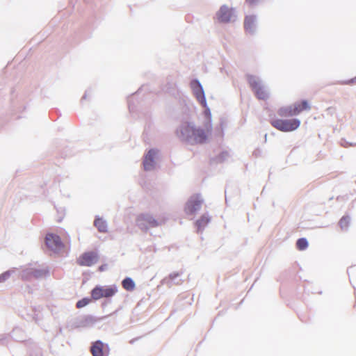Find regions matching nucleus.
<instances>
[{"label": "nucleus", "mask_w": 356, "mask_h": 356, "mask_svg": "<svg viewBox=\"0 0 356 356\" xmlns=\"http://www.w3.org/2000/svg\"><path fill=\"white\" fill-rule=\"evenodd\" d=\"M271 125L276 129L282 132H291L297 129L300 125L298 119H275L270 121Z\"/></svg>", "instance_id": "nucleus-2"}, {"label": "nucleus", "mask_w": 356, "mask_h": 356, "mask_svg": "<svg viewBox=\"0 0 356 356\" xmlns=\"http://www.w3.org/2000/svg\"><path fill=\"white\" fill-rule=\"evenodd\" d=\"M248 82L257 99L266 100L268 98V93L261 84L260 81L253 75L247 76Z\"/></svg>", "instance_id": "nucleus-3"}, {"label": "nucleus", "mask_w": 356, "mask_h": 356, "mask_svg": "<svg viewBox=\"0 0 356 356\" xmlns=\"http://www.w3.org/2000/svg\"><path fill=\"white\" fill-rule=\"evenodd\" d=\"M90 353L92 356H108L109 348L107 344L98 340L92 343Z\"/></svg>", "instance_id": "nucleus-8"}, {"label": "nucleus", "mask_w": 356, "mask_h": 356, "mask_svg": "<svg viewBox=\"0 0 356 356\" xmlns=\"http://www.w3.org/2000/svg\"><path fill=\"white\" fill-rule=\"evenodd\" d=\"M258 0H245L246 3L249 5L254 4Z\"/></svg>", "instance_id": "nucleus-22"}, {"label": "nucleus", "mask_w": 356, "mask_h": 356, "mask_svg": "<svg viewBox=\"0 0 356 356\" xmlns=\"http://www.w3.org/2000/svg\"><path fill=\"white\" fill-rule=\"evenodd\" d=\"M94 225L101 232H106L107 231L106 223L102 218H97L94 222Z\"/></svg>", "instance_id": "nucleus-18"}, {"label": "nucleus", "mask_w": 356, "mask_h": 356, "mask_svg": "<svg viewBox=\"0 0 356 356\" xmlns=\"http://www.w3.org/2000/svg\"><path fill=\"white\" fill-rule=\"evenodd\" d=\"M122 287L129 291H131L135 289V283L133 281L132 279L130 277H126L123 281L122 282Z\"/></svg>", "instance_id": "nucleus-17"}, {"label": "nucleus", "mask_w": 356, "mask_h": 356, "mask_svg": "<svg viewBox=\"0 0 356 356\" xmlns=\"http://www.w3.org/2000/svg\"><path fill=\"white\" fill-rule=\"evenodd\" d=\"M98 259L97 253L87 252L82 254L77 259V264L82 266H90L95 264Z\"/></svg>", "instance_id": "nucleus-10"}, {"label": "nucleus", "mask_w": 356, "mask_h": 356, "mask_svg": "<svg viewBox=\"0 0 356 356\" xmlns=\"http://www.w3.org/2000/svg\"><path fill=\"white\" fill-rule=\"evenodd\" d=\"M193 95L201 105L207 108V102L204 92L200 83L197 80H193L190 83Z\"/></svg>", "instance_id": "nucleus-7"}, {"label": "nucleus", "mask_w": 356, "mask_h": 356, "mask_svg": "<svg viewBox=\"0 0 356 356\" xmlns=\"http://www.w3.org/2000/svg\"><path fill=\"white\" fill-rule=\"evenodd\" d=\"M255 22L254 16H247L244 22V27L246 31H252Z\"/></svg>", "instance_id": "nucleus-16"}, {"label": "nucleus", "mask_w": 356, "mask_h": 356, "mask_svg": "<svg viewBox=\"0 0 356 356\" xmlns=\"http://www.w3.org/2000/svg\"><path fill=\"white\" fill-rule=\"evenodd\" d=\"M232 17V10L226 6H222L217 14L219 22L227 23L231 20Z\"/></svg>", "instance_id": "nucleus-11"}, {"label": "nucleus", "mask_w": 356, "mask_h": 356, "mask_svg": "<svg viewBox=\"0 0 356 356\" xmlns=\"http://www.w3.org/2000/svg\"><path fill=\"white\" fill-rule=\"evenodd\" d=\"M138 226L141 229L147 230L149 228L159 225V222L152 216L148 214H141L136 220Z\"/></svg>", "instance_id": "nucleus-6"}, {"label": "nucleus", "mask_w": 356, "mask_h": 356, "mask_svg": "<svg viewBox=\"0 0 356 356\" xmlns=\"http://www.w3.org/2000/svg\"><path fill=\"white\" fill-rule=\"evenodd\" d=\"M117 291L118 288L115 286H96L91 291V297L94 300H97L102 298L112 297Z\"/></svg>", "instance_id": "nucleus-4"}, {"label": "nucleus", "mask_w": 356, "mask_h": 356, "mask_svg": "<svg viewBox=\"0 0 356 356\" xmlns=\"http://www.w3.org/2000/svg\"><path fill=\"white\" fill-rule=\"evenodd\" d=\"M202 202V200L199 195H195L192 196L186 204L184 209L186 213L188 215H194L200 209Z\"/></svg>", "instance_id": "nucleus-5"}, {"label": "nucleus", "mask_w": 356, "mask_h": 356, "mask_svg": "<svg viewBox=\"0 0 356 356\" xmlns=\"http://www.w3.org/2000/svg\"><path fill=\"white\" fill-rule=\"evenodd\" d=\"M8 276H9V274H8V273H5V274H3V275H2V277H2L3 279H5L6 277H8Z\"/></svg>", "instance_id": "nucleus-23"}, {"label": "nucleus", "mask_w": 356, "mask_h": 356, "mask_svg": "<svg viewBox=\"0 0 356 356\" xmlns=\"http://www.w3.org/2000/svg\"><path fill=\"white\" fill-rule=\"evenodd\" d=\"M350 222V216H344L340 219V220L339 222V225L341 227V229H346L348 227Z\"/></svg>", "instance_id": "nucleus-19"}, {"label": "nucleus", "mask_w": 356, "mask_h": 356, "mask_svg": "<svg viewBox=\"0 0 356 356\" xmlns=\"http://www.w3.org/2000/svg\"><path fill=\"white\" fill-rule=\"evenodd\" d=\"M296 246L299 250H304L308 246L307 241L304 238H299L296 242Z\"/></svg>", "instance_id": "nucleus-20"}, {"label": "nucleus", "mask_w": 356, "mask_h": 356, "mask_svg": "<svg viewBox=\"0 0 356 356\" xmlns=\"http://www.w3.org/2000/svg\"><path fill=\"white\" fill-rule=\"evenodd\" d=\"M277 114L280 117H285V118L294 115V114L293 113V108H292L291 105L280 108L277 110Z\"/></svg>", "instance_id": "nucleus-15"}, {"label": "nucleus", "mask_w": 356, "mask_h": 356, "mask_svg": "<svg viewBox=\"0 0 356 356\" xmlns=\"http://www.w3.org/2000/svg\"><path fill=\"white\" fill-rule=\"evenodd\" d=\"M293 108V113L294 115H299L301 112L304 111H308L310 109V106L307 100H302L300 102L295 103L291 105Z\"/></svg>", "instance_id": "nucleus-13"}, {"label": "nucleus", "mask_w": 356, "mask_h": 356, "mask_svg": "<svg viewBox=\"0 0 356 356\" xmlns=\"http://www.w3.org/2000/svg\"><path fill=\"white\" fill-rule=\"evenodd\" d=\"M209 133V129L206 131L190 124H186L181 128L179 137L182 140L191 141L192 144H202L207 141Z\"/></svg>", "instance_id": "nucleus-1"}, {"label": "nucleus", "mask_w": 356, "mask_h": 356, "mask_svg": "<svg viewBox=\"0 0 356 356\" xmlns=\"http://www.w3.org/2000/svg\"><path fill=\"white\" fill-rule=\"evenodd\" d=\"M210 220L211 218L208 215H202L195 222L198 231L203 229L209 224Z\"/></svg>", "instance_id": "nucleus-14"}, {"label": "nucleus", "mask_w": 356, "mask_h": 356, "mask_svg": "<svg viewBox=\"0 0 356 356\" xmlns=\"http://www.w3.org/2000/svg\"><path fill=\"white\" fill-rule=\"evenodd\" d=\"M156 152L154 149H150L146 154L143 161V165L145 170H151L154 165V156Z\"/></svg>", "instance_id": "nucleus-12"}, {"label": "nucleus", "mask_w": 356, "mask_h": 356, "mask_svg": "<svg viewBox=\"0 0 356 356\" xmlns=\"http://www.w3.org/2000/svg\"><path fill=\"white\" fill-rule=\"evenodd\" d=\"M45 243L49 249L54 251L59 250L64 246L60 236L52 233L46 235Z\"/></svg>", "instance_id": "nucleus-9"}, {"label": "nucleus", "mask_w": 356, "mask_h": 356, "mask_svg": "<svg viewBox=\"0 0 356 356\" xmlns=\"http://www.w3.org/2000/svg\"><path fill=\"white\" fill-rule=\"evenodd\" d=\"M91 300L88 298H84L80 300H79L76 304V307L78 308V309H81L85 306H86L87 305H88L90 302Z\"/></svg>", "instance_id": "nucleus-21"}]
</instances>
